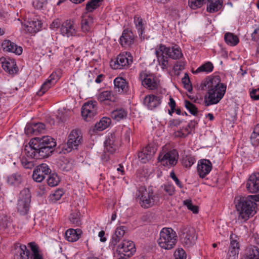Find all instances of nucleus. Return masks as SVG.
Returning <instances> with one entry per match:
<instances>
[{
  "label": "nucleus",
  "instance_id": "nucleus-13",
  "mask_svg": "<svg viewBox=\"0 0 259 259\" xmlns=\"http://www.w3.org/2000/svg\"><path fill=\"white\" fill-rule=\"evenodd\" d=\"M116 250L119 254L130 257L136 252L135 245L130 240H124L117 246Z\"/></svg>",
  "mask_w": 259,
  "mask_h": 259
},
{
  "label": "nucleus",
  "instance_id": "nucleus-3",
  "mask_svg": "<svg viewBox=\"0 0 259 259\" xmlns=\"http://www.w3.org/2000/svg\"><path fill=\"white\" fill-rule=\"evenodd\" d=\"M136 199L142 208H148L158 204L160 201V197L158 194L154 193L152 191L141 187L137 193Z\"/></svg>",
  "mask_w": 259,
  "mask_h": 259
},
{
  "label": "nucleus",
  "instance_id": "nucleus-14",
  "mask_svg": "<svg viewBox=\"0 0 259 259\" xmlns=\"http://www.w3.org/2000/svg\"><path fill=\"white\" fill-rule=\"evenodd\" d=\"M159 52L164 51L165 55L168 56L169 58L173 59H179L183 57V54L180 48L178 46H175L172 47H166L162 44L159 46Z\"/></svg>",
  "mask_w": 259,
  "mask_h": 259
},
{
  "label": "nucleus",
  "instance_id": "nucleus-25",
  "mask_svg": "<svg viewBox=\"0 0 259 259\" xmlns=\"http://www.w3.org/2000/svg\"><path fill=\"white\" fill-rule=\"evenodd\" d=\"M42 24L40 21L36 20H30L24 24V29L29 33H35L40 30Z\"/></svg>",
  "mask_w": 259,
  "mask_h": 259
},
{
  "label": "nucleus",
  "instance_id": "nucleus-26",
  "mask_svg": "<svg viewBox=\"0 0 259 259\" xmlns=\"http://www.w3.org/2000/svg\"><path fill=\"white\" fill-rule=\"evenodd\" d=\"M114 90L119 93L127 92L128 85L125 79L121 77H117L114 80Z\"/></svg>",
  "mask_w": 259,
  "mask_h": 259
},
{
  "label": "nucleus",
  "instance_id": "nucleus-60",
  "mask_svg": "<svg viewBox=\"0 0 259 259\" xmlns=\"http://www.w3.org/2000/svg\"><path fill=\"white\" fill-rule=\"evenodd\" d=\"M259 136V123L257 124L254 128V130L250 136L251 140L255 139Z\"/></svg>",
  "mask_w": 259,
  "mask_h": 259
},
{
  "label": "nucleus",
  "instance_id": "nucleus-64",
  "mask_svg": "<svg viewBox=\"0 0 259 259\" xmlns=\"http://www.w3.org/2000/svg\"><path fill=\"white\" fill-rule=\"evenodd\" d=\"M168 105L170 107V109L172 110V112H174L175 111L176 102L173 98H170Z\"/></svg>",
  "mask_w": 259,
  "mask_h": 259
},
{
  "label": "nucleus",
  "instance_id": "nucleus-28",
  "mask_svg": "<svg viewBox=\"0 0 259 259\" xmlns=\"http://www.w3.org/2000/svg\"><path fill=\"white\" fill-rule=\"evenodd\" d=\"M242 259H259V248L254 246L247 247Z\"/></svg>",
  "mask_w": 259,
  "mask_h": 259
},
{
  "label": "nucleus",
  "instance_id": "nucleus-31",
  "mask_svg": "<svg viewBox=\"0 0 259 259\" xmlns=\"http://www.w3.org/2000/svg\"><path fill=\"white\" fill-rule=\"evenodd\" d=\"M159 47L155 50V54L157 58V61L159 65L161 67L163 70L167 69L168 66V59L167 57H165L164 51L161 53L159 52Z\"/></svg>",
  "mask_w": 259,
  "mask_h": 259
},
{
  "label": "nucleus",
  "instance_id": "nucleus-38",
  "mask_svg": "<svg viewBox=\"0 0 259 259\" xmlns=\"http://www.w3.org/2000/svg\"><path fill=\"white\" fill-rule=\"evenodd\" d=\"M225 42L231 46H235L239 42L238 37L232 33L227 32L225 34Z\"/></svg>",
  "mask_w": 259,
  "mask_h": 259
},
{
  "label": "nucleus",
  "instance_id": "nucleus-56",
  "mask_svg": "<svg viewBox=\"0 0 259 259\" xmlns=\"http://www.w3.org/2000/svg\"><path fill=\"white\" fill-rule=\"evenodd\" d=\"M238 251L229 249L226 259H238Z\"/></svg>",
  "mask_w": 259,
  "mask_h": 259
},
{
  "label": "nucleus",
  "instance_id": "nucleus-30",
  "mask_svg": "<svg viewBox=\"0 0 259 259\" xmlns=\"http://www.w3.org/2000/svg\"><path fill=\"white\" fill-rule=\"evenodd\" d=\"M82 231L79 229H69L65 232L66 239L69 242L76 241L80 237Z\"/></svg>",
  "mask_w": 259,
  "mask_h": 259
},
{
  "label": "nucleus",
  "instance_id": "nucleus-4",
  "mask_svg": "<svg viewBox=\"0 0 259 259\" xmlns=\"http://www.w3.org/2000/svg\"><path fill=\"white\" fill-rule=\"evenodd\" d=\"M41 144L48 143V146H42L37 148H32L31 147H26V150L31 156L36 157V159H42L49 156L53 151V148L56 145L55 140L50 136H47L42 140Z\"/></svg>",
  "mask_w": 259,
  "mask_h": 259
},
{
  "label": "nucleus",
  "instance_id": "nucleus-61",
  "mask_svg": "<svg viewBox=\"0 0 259 259\" xmlns=\"http://www.w3.org/2000/svg\"><path fill=\"white\" fill-rule=\"evenodd\" d=\"M170 177L175 182L176 184H177V185L178 187H179L181 188L183 187L182 183L180 181V180L177 177L175 172L173 171L170 172Z\"/></svg>",
  "mask_w": 259,
  "mask_h": 259
},
{
  "label": "nucleus",
  "instance_id": "nucleus-39",
  "mask_svg": "<svg viewBox=\"0 0 259 259\" xmlns=\"http://www.w3.org/2000/svg\"><path fill=\"white\" fill-rule=\"evenodd\" d=\"M46 137L47 136H44L41 138L36 137L32 139L29 142V146H26V147H31L32 148H37L38 147H42L43 146L46 147L49 145L48 143L41 144L42 140Z\"/></svg>",
  "mask_w": 259,
  "mask_h": 259
},
{
  "label": "nucleus",
  "instance_id": "nucleus-48",
  "mask_svg": "<svg viewBox=\"0 0 259 259\" xmlns=\"http://www.w3.org/2000/svg\"><path fill=\"white\" fill-rule=\"evenodd\" d=\"M103 0H91L86 5V9L88 12H92L98 7Z\"/></svg>",
  "mask_w": 259,
  "mask_h": 259
},
{
  "label": "nucleus",
  "instance_id": "nucleus-24",
  "mask_svg": "<svg viewBox=\"0 0 259 259\" xmlns=\"http://www.w3.org/2000/svg\"><path fill=\"white\" fill-rule=\"evenodd\" d=\"M15 251L17 259H29V251L25 245L16 243Z\"/></svg>",
  "mask_w": 259,
  "mask_h": 259
},
{
  "label": "nucleus",
  "instance_id": "nucleus-45",
  "mask_svg": "<svg viewBox=\"0 0 259 259\" xmlns=\"http://www.w3.org/2000/svg\"><path fill=\"white\" fill-rule=\"evenodd\" d=\"M48 185L51 187H55L58 185L60 182V179L55 173L50 174L47 180Z\"/></svg>",
  "mask_w": 259,
  "mask_h": 259
},
{
  "label": "nucleus",
  "instance_id": "nucleus-59",
  "mask_svg": "<svg viewBox=\"0 0 259 259\" xmlns=\"http://www.w3.org/2000/svg\"><path fill=\"white\" fill-rule=\"evenodd\" d=\"M125 228H126L124 226H120L117 227L115 230L114 234L122 238V237L125 234Z\"/></svg>",
  "mask_w": 259,
  "mask_h": 259
},
{
  "label": "nucleus",
  "instance_id": "nucleus-40",
  "mask_svg": "<svg viewBox=\"0 0 259 259\" xmlns=\"http://www.w3.org/2000/svg\"><path fill=\"white\" fill-rule=\"evenodd\" d=\"M111 123V119L109 118L104 117L99 122L95 125L97 130L101 131L108 127Z\"/></svg>",
  "mask_w": 259,
  "mask_h": 259
},
{
  "label": "nucleus",
  "instance_id": "nucleus-20",
  "mask_svg": "<svg viewBox=\"0 0 259 259\" xmlns=\"http://www.w3.org/2000/svg\"><path fill=\"white\" fill-rule=\"evenodd\" d=\"M246 187L250 193H255L259 192V173L252 174L249 177Z\"/></svg>",
  "mask_w": 259,
  "mask_h": 259
},
{
  "label": "nucleus",
  "instance_id": "nucleus-54",
  "mask_svg": "<svg viewBox=\"0 0 259 259\" xmlns=\"http://www.w3.org/2000/svg\"><path fill=\"white\" fill-rule=\"evenodd\" d=\"M195 160L194 157L191 156H186L183 160V165L186 167H191L195 162Z\"/></svg>",
  "mask_w": 259,
  "mask_h": 259
},
{
  "label": "nucleus",
  "instance_id": "nucleus-43",
  "mask_svg": "<svg viewBox=\"0 0 259 259\" xmlns=\"http://www.w3.org/2000/svg\"><path fill=\"white\" fill-rule=\"evenodd\" d=\"M237 236L231 234L230 236V244L229 247V249L232 250H235L239 252V242L237 240Z\"/></svg>",
  "mask_w": 259,
  "mask_h": 259
},
{
  "label": "nucleus",
  "instance_id": "nucleus-55",
  "mask_svg": "<svg viewBox=\"0 0 259 259\" xmlns=\"http://www.w3.org/2000/svg\"><path fill=\"white\" fill-rule=\"evenodd\" d=\"M259 39V24L255 25V28L251 33V39L253 41H257Z\"/></svg>",
  "mask_w": 259,
  "mask_h": 259
},
{
  "label": "nucleus",
  "instance_id": "nucleus-58",
  "mask_svg": "<svg viewBox=\"0 0 259 259\" xmlns=\"http://www.w3.org/2000/svg\"><path fill=\"white\" fill-rule=\"evenodd\" d=\"M121 239L122 238L121 237H119V236L114 234L112 237L111 245L113 247H115Z\"/></svg>",
  "mask_w": 259,
  "mask_h": 259
},
{
  "label": "nucleus",
  "instance_id": "nucleus-11",
  "mask_svg": "<svg viewBox=\"0 0 259 259\" xmlns=\"http://www.w3.org/2000/svg\"><path fill=\"white\" fill-rule=\"evenodd\" d=\"M139 78L141 81L142 85L149 90L156 89L159 85L156 77L146 70L140 72Z\"/></svg>",
  "mask_w": 259,
  "mask_h": 259
},
{
  "label": "nucleus",
  "instance_id": "nucleus-47",
  "mask_svg": "<svg viewBox=\"0 0 259 259\" xmlns=\"http://www.w3.org/2000/svg\"><path fill=\"white\" fill-rule=\"evenodd\" d=\"M213 68V65L210 62H208L198 67L196 70V73L201 72H205L206 73L210 72L212 71Z\"/></svg>",
  "mask_w": 259,
  "mask_h": 259
},
{
  "label": "nucleus",
  "instance_id": "nucleus-9",
  "mask_svg": "<svg viewBox=\"0 0 259 259\" xmlns=\"http://www.w3.org/2000/svg\"><path fill=\"white\" fill-rule=\"evenodd\" d=\"M61 34L66 37L72 38L79 37V29L76 23L71 20H67L61 24L60 28Z\"/></svg>",
  "mask_w": 259,
  "mask_h": 259
},
{
  "label": "nucleus",
  "instance_id": "nucleus-18",
  "mask_svg": "<svg viewBox=\"0 0 259 259\" xmlns=\"http://www.w3.org/2000/svg\"><path fill=\"white\" fill-rule=\"evenodd\" d=\"M143 103L148 109L153 110L156 108L161 103V96L150 94L144 98Z\"/></svg>",
  "mask_w": 259,
  "mask_h": 259
},
{
  "label": "nucleus",
  "instance_id": "nucleus-22",
  "mask_svg": "<svg viewBox=\"0 0 259 259\" xmlns=\"http://www.w3.org/2000/svg\"><path fill=\"white\" fill-rule=\"evenodd\" d=\"M134 35L131 30L124 29L120 37L119 42L123 47H128L134 43Z\"/></svg>",
  "mask_w": 259,
  "mask_h": 259
},
{
  "label": "nucleus",
  "instance_id": "nucleus-21",
  "mask_svg": "<svg viewBox=\"0 0 259 259\" xmlns=\"http://www.w3.org/2000/svg\"><path fill=\"white\" fill-rule=\"evenodd\" d=\"M3 50L7 52L20 55L22 53V48L9 40H5L2 44Z\"/></svg>",
  "mask_w": 259,
  "mask_h": 259
},
{
  "label": "nucleus",
  "instance_id": "nucleus-8",
  "mask_svg": "<svg viewBox=\"0 0 259 259\" xmlns=\"http://www.w3.org/2000/svg\"><path fill=\"white\" fill-rule=\"evenodd\" d=\"M178 158V152L176 149H172L167 151H161L159 153L157 160L161 165L170 167L177 164Z\"/></svg>",
  "mask_w": 259,
  "mask_h": 259
},
{
  "label": "nucleus",
  "instance_id": "nucleus-12",
  "mask_svg": "<svg viewBox=\"0 0 259 259\" xmlns=\"http://www.w3.org/2000/svg\"><path fill=\"white\" fill-rule=\"evenodd\" d=\"M97 102L90 101L83 104L81 108V115L83 119L88 121L97 114Z\"/></svg>",
  "mask_w": 259,
  "mask_h": 259
},
{
  "label": "nucleus",
  "instance_id": "nucleus-1",
  "mask_svg": "<svg viewBox=\"0 0 259 259\" xmlns=\"http://www.w3.org/2000/svg\"><path fill=\"white\" fill-rule=\"evenodd\" d=\"M201 89L206 91L204 96V104L206 106L217 104L224 97L227 86L222 83L219 76L209 77L203 80L200 85Z\"/></svg>",
  "mask_w": 259,
  "mask_h": 259
},
{
  "label": "nucleus",
  "instance_id": "nucleus-15",
  "mask_svg": "<svg viewBox=\"0 0 259 259\" xmlns=\"http://www.w3.org/2000/svg\"><path fill=\"white\" fill-rule=\"evenodd\" d=\"M50 172L51 169L48 165L46 163H42L38 165L34 170L32 178L36 182H41L44 180L46 175Z\"/></svg>",
  "mask_w": 259,
  "mask_h": 259
},
{
  "label": "nucleus",
  "instance_id": "nucleus-35",
  "mask_svg": "<svg viewBox=\"0 0 259 259\" xmlns=\"http://www.w3.org/2000/svg\"><path fill=\"white\" fill-rule=\"evenodd\" d=\"M105 150L110 153H113L116 149V145L114 144V137L111 135L104 142Z\"/></svg>",
  "mask_w": 259,
  "mask_h": 259
},
{
  "label": "nucleus",
  "instance_id": "nucleus-62",
  "mask_svg": "<svg viewBox=\"0 0 259 259\" xmlns=\"http://www.w3.org/2000/svg\"><path fill=\"white\" fill-rule=\"evenodd\" d=\"M32 253H35L39 252L37 245L34 242H30L28 244Z\"/></svg>",
  "mask_w": 259,
  "mask_h": 259
},
{
  "label": "nucleus",
  "instance_id": "nucleus-36",
  "mask_svg": "<svg viewBox=\"0 0 259 259\" xmlns=\"http://www.w3.org/2000/svg\"><path fill=\"white\" fill-rule=\"evenodd\" d=\"M127 115V112L123 108H119L111 112V117L117 121L125 119Z\"/></svg>",
  "mask_w": 259,
  "mask_h": 259
},
{
  "label": "nucleus",
  "instance_id": "nucleus-10",
  "mask_svg": "<svg viewBox=\"0 0 259 259\" xmlns=\"http://www.w3.org/2000/svg\"><path fill=\"white\" fill-rule=\"evenodd\" d=\"M133 62V56L128 52L120 54L115 60L110 62L111 67L114 69H121L127 68Z\"/></svg>",
  "mask_w": 259,
  "mask_h": 259
},
{
  "label": "nucleus",
  "instance_id": "nucleus-49",
  "mask_svg": "<svg viewBox=\"0 0 259 259\" xmlns=\"http://www.w3.org/2000/svg\"><path fill=\"white\" fill-rule=\"evenodd\" d=\"M185 106L186 109L193 115L197 113V108L196 106L189 101H185Z\"/></svg>",
  "mask_w": 259,
  "mask_h": 259
},
{
  "label": "nucleus",
  "instance_id": "nucleus-50",
  "mask_svg": "<svg viewBox=\"0 0 259 259\" xmlns=\"http://www.w3.org/2000/svg\"><path fill=\"white\" fill-rule=\"evenodd\" d=\"M63 194L62 190L58 189L50 195V200L52 202H55L61 198Z\"/></svg>",
  "mask_w": 259,
  "mask_h": 259
},
{
  "label": "nucleus",
  "instance_id": "nucleus-53",
  "mask_svg": "<svg viewBox=\"0 0 259 259\" xmlns=\"http://www.w3.org/2000/svg\"><path fill=\"white\" fill-rule=\"evenodd\" d=\"M175 259H186V253L183 248H178L174 253Z\"/></svg>",
  "mask_w": 259,
  "mask_h": 259
},
{
  "label": "nucleus",
  "instance_id": "nucleus-51",
  "mask_svg": "<svg viewBox=\"0 0 259 259\" xmlns=\"http://www.w3.org/2000/svg\"><path fill=\"white\" fill-rule=\"evenodd\" d=\"M184 205L186 206L189 210H190L194 213L198 212V207L193 205L192 201L190 199H186L183 201Z\"/></svg>",
  "mask_w": 259,
  "mask_h": 259
},
{
  "label": "nucleus",
  "instance_id": "nucleus-23",
  "mask_svg": "<svg viewBox=\"0 0 259 259\" xmlns=\"http://www.w3.org/2000/svg\"><path fill=\"white\" fill-rule=\"evenodd\" d=\"M155 152V149L153 148L147 146L139 153L138 158L141 162L146 163L153 157Z\"/></svg>",
  "mask_w": 259,
  "mask_h": 259
},
{
  "label": "nucleus",
  "instance_id": "nucleus-57",
  "mask_svg": "<svg viewBox=\"0 0 259 259\" xmlns=\"http://www.w3.org/2000/svg\"><path fill=\"white\" fill-rule=\"evenodd\" d=\"M164 190L170 196L174 194L175 191L174 186L170 184L165 185Z\"/></svg>",
  "mask_w": 259,
  "mask_h": 259
},
{
  "label": "nucleus",
  "instance_id": "nucleus-42",
  "mask_svg": "<svg viewBox=\"0 0 259 259\" xmlns=\"http://www.w3.org/2000/svg\"><path fill=\"white\" fill-rule=\"evenodd\" d=\"M21 182L22 177L19 174H14L8 178V183L11 185H18Z\"/></svg>",
  "mask_w": 259,
  "mask_h": 259
},
{
  "label": "nucleus",
  "instance_id": "nucleus-27",
  "mask_svg": "<svg viewBox=\"0 0 259 259\" xmlns=\"http://www.w3.org/2000/svg\"><path fill=\"white\" fill-rule=\"evenodd\" d=\"M56 75L52 73L48 79L41 85L40 90L37 92L38 96L43 95L49 89L56 83Z\"/></svg>",
  "mask_w": 259,
  "mask_h": 259
},
{
  "label": "nucleus",
  "instance_id": "nucleus-37",
  "mask_svg": "<svg viewBox=\"0 0 259 259\" xmlns=\"http://www.w3.org/2000/svg\"><path fill=\"white\" fill-rule=\"evenodd\" d=\"M45 125L42 123H37L32 126L27 127L26 129V132L28 134L31 133L34 134L42 133L45 130Z\"/></svg>",
  "mask_w": 259,
  "mask_h": 259
},
{
  "label": "nucleus",
  "instance_id": "nucleus-7",
  "mask_svg": "<svg viewBox=\"0 0 259 259\" xmlns=\"http://www.w3.org/2000/svg\"><path fill=\"white\" fill-rule=\"evenodd\" d=\"M31 202V194L28 189L22 190L17 204V211L19 214L25 215L28 213Z\"/></svg>",
  "mask_w": 259,
  "mask_h": 259
},
{
  "label": "nucleus",
  "instance_id": "nucleus-16",
  "mask_svg": "<svg viewBox=\"0 0 259 259\" xmlns=\"http://www.w3.org/2000/svg\"><path fill=\"white\" fill-rule=\"evenodd\" d=\"M0 61L4 70L9 74L14 75L18 71V68L16 66L15 61L10 58L2 57Z\"/></svg>",
  "mask_w": 259,
  "mask_h": 259
},
{
  "label": "nucleus",
  "instance_id": "nucleus-19",
  "mask_svg": "<svg viewBox=\"0 0 259 259\" xmlns=\"http://www.w3.org/2000/svg\"><path fill=\"white\" fill-rule=\"evenodd\" d=\"M211 169L212 164L209 160L204 159L198 162L197 172L200 178H204L210 172Z\"/></svg>",
  "mask_w": 259,
  "mask_h": 259
},
{
  "label": "nucleus",
  "instance_id": "nucleus-2",
  "mask_svg": "<svg viewBox=\"0 0 259 259\" xmlns=\"http://www.w3.org/2000/svg\"><path fill=\"white\" fill-rule=\"evenodd\" d=\"M234 203L238 214V220L246 221L256 213L257 204L251 195L237 196L235 198Z\"/></svg>",
  "mask_w": 259,
  "mask_h": 259
},
{
  "label": "nucleus",
  "instance_id": "nucleus-5",
  "mask_svg": "<svg viewBox=\"0 0 259 259\" xmlns=\"http://www.w3.org/2000/svg\"><path fill=\"white\" fill-rule=\"evenodd\" d=\"M82 142V137L80 131L78 130H73L69 134L67 142L59 146V153L66 154L73 150H76Z\"/></svg>",
  "mask_w": 259,
  "mask_h": 259
},
{
  "label": "nucleus",
  "instance_id": "nucleus-41",
  "mask_svg": "<svg viewBox=\"0 0 259 259\" xmlns=\"http://www.w3.org/2000/svg\"><path fill=\"white\" fill-rule=\"evenodd\" d=\"M134 23L135 24L136 28L138 30L139 35L140 36H142L144 28L143 27V20L139 15H135L134 18Z\"/></svg>",
  "mask_w": 259,
  "mask_h": 259
},
{
  "label": "nucleus",
  "instance_id": "nucleus-52",
  "mask_svg": "<svg viewBox=\"0 0 259 259\" xmlns=\"http://www.w3.org/2000/svg\"><path fill=\"white\" fill-rule=\"evenodd\" d=\"M182 81L184 84V88L187 89L188 92L192 91V88L191 85L190 84V80L187 73H186L184 76L182 78Z\"/></svg>",
  "mask_w": 259,
  "mask_h": 259
},
{
  "label": "nucleus",
  "instance_id": "nucleus-29",
  "mask_svg": "<svg viewBox=\"0 0 259 259\" xmlns=\"http://www.w3.org/2000/svg\"><path fill=\"white\" fill-rule=\"evenodd\" d=\"M25 151L26 152V156H23L21 158V164L25 168L31 169L35 165L34 159H36V157L30 156L28 153V150H26V148H25Z\"/></svg>",
  "mask_w": 259,
  "mask_h": 259
},
{
  "label": "nucleus",
  "instance_id": "nucleus-17",
  "mask_svg": "<svg viewBox=\"0 0 259 259\" xmlns=\"http://www.w3.org/2000/svg\"><path fill=\"white\" fill-rule=\"evenodd\" d=\"M183 238L184 243L187 247L193 245L197 238L195 229L189 227L185 228L183 230Z\"/></svg>",
  "mask_w": 259,
  "mask_h": 259
},
{
  "label": "nucleus",
  "instance_id": "nucleus-46",
  "mask_svg": "<svg viewBox=\"0 0 259 259\" xmlns=\"http://www.w3.org/2000/svg\"><path fill=\"white\" fill-rule=\"evenodd\" d=\"M80 213L78 211H75L70 214L69 220L70 222L76 226H79L81 225V221L79 218Z\"/></svg>",
  "mask_w": 259,
  "mask_h": 259
},
{
  "label": "nucleus",
  "instance_id": "nucleus-44",
  "mask_svg": "<svg viewBox=\"0 0 259 259\" xmlns=\"http://www.w3.org/2000/svg\"><path fill=\"white\" fill-rule=\"evenodd\" d=\"M208 0H188L189 6L193 10L201 8Z\"/></svg>",
  "mask_w": 259,
  "mask_h": 259
},
{
  "label": "nucleus",
  "instance_id": "nucleus-32",
  "mask_svg": "<svg viewBox=\"0 0 259 259\" xmlns=\"http://www.w3.org/2000/svg\"><path fill=\"white\" fill-rule=\"evenodd\" d=\"M206 10L208 12L212 13L219 11L222 7V0H208Z\"/></svg>",
  "mask_w": 259,
  "mask_h": 259
},
{
  "label": "nucleus",
  "instance_id": "nucleus-63",
  "mask_svg": "<svg viewBox=\"0 0 259 259\" xmlns=\"http://www.w3.org/2000/svg\"><path fill=\"white\" fill-rule=\"evenodd\" d=\"M182 121L179 119H172L169 120V124L170 126H177L180 125Z\"/></svg>",
  "mask_w": 259,
  "mask_h": 259
},
{
  "label": "nucleus",
  "instance_id": "nucleus-34",
  "mask_svg": "<svg viewBox=\"0 0 259 259\" xmlns=\"http://www.w3.org/2000/svg\"><path fill=\"white\" fill-rule=\"evenodd\" d=\"M93 22L94 20L92 16L89 15L83 16L81 21V28L82 31L84 33L90 31Z\"/></svg>",
  "mask_w": 259,
  "mask_h": 259
},
{
  "label": "nucleus",
  "instance_id": "nucleus-33",
  "mask_svg": "<svg viewBox=\"0 0 259 259\" xmlns=\"http://www.w3.org/2000/svg\"><path fill=\"white\" fill-rule=\"evenodd\" d=\"M96 97L100 102H103L105 101L114 102L115 100V98L112 92L108 90L100 92L96 95Z\"/></svg>",
  "mask_w": 259,
  "mask_h": 259
},
{
  "label": "nucleus",
  "instance_id": "nucleus-6",
  "mask_svg": "<svg viewBox=\"0 0 259 259\" xmlns=\"http://www.w3.org/2000/svg\"><path fill=\"white\" fill-rule=\"evenodd\" d=\"M177 240L176 232L171 228H164L160 232L157 243L161 248L169 250L175 246Z\"/></svg>",
  "mask_w": 259,
  "mask_h": 259
}]
</instances>
